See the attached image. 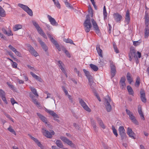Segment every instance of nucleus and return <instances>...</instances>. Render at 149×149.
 I'll return each instance as SVG.
<instances>
[{
  "instance_id": "nucleus-17",
  "label": "nucleus",
  "mask_w": 149,
  "mask_h": 149,
  "mask_svg": "<svg viewBox=\"0 0 149 149\" xmlns=\"http://www.w3.org/2000/svg\"><path fill=\"white\" fill-rule=\"evenodd\" d=\"M114 17L115 20L117 22L120 21L122 18V16L118 13H114Z\"/></svg>"
},
{
  "instance_id": "nucleus-47",
  "label": "nucleus",
  "mask_w": 149,
  "mask_h": 149,
  "mask_svg": "<svg viewBox=\"0 0 149 149\" xmlns=\"http://www.w3.org/2000/svg\"><path fill=\"white\" fill-rule=\"evenodd\" d=\"M38 33L40 34L41 36H42L43 37L45 38H47V36L45 33L41 29L40 30V31H39Z\"/></svg>"
},
{
  "instance_id": "nucleus-45",
  "label": "nucleus",
  "mask_w": 149,
  "mask_h": 149,
  "mask_svg": "<svg viewBox=\"0 0 149 149\" xmlns=\"http://www.w3.org/2000/svg\"><path fill=\"white\" fill-rule=\"evenodd\" d=\"M112 129L113 130V132L114 134L116 136V137H117L118 135V134L117 133V132L116 130V129L114 127L113 125H112Z\"/></svg>"
},
{
  "instance_id": "nucleus-30",
  "label": "nucleus",
  "mask_w": 149,
  "mask_h": 149,
  "mask_svg": "<svg viewBox=\"0 0 149 149\" xmlns=\"http://www.w3.org/2000/svg\"><path fill=\"white\" fill-rule=\"evenodd\" d=\"M47 36L48 38L50 39V41L53 44L55 45L57 43V42L54 39L50 34H48Z\"/></svg>"
},
{
  "instance_id": "nucleus-21",
  "label": "nucleus",
  "mask_w": 149,
  "mask_h": 149,
  "mask_svg": "<svg viewBox=\"0 0 149 149\" xmlns=\"http://www.w3.org/2000/svg\"><path fill=\"white\" fill-rule=\"evenodd\" d=\"M30 74L32 76V77L36 79V80H38V81L40 82H42V79L40 77H39L38 76L36 75L35 74L33 73V72H30Z\"/></svg>"
},
{
  "instance_id": "nucleus-59",
  "label": "nucleus",
  "mask_w": 149,
  "mask_h": 149,
  "mask_svg": "<svg viewBox=\"0 0 149 149\" xmlns=\"http://www.w3.org/2000/svg\"><path fill=\"white\" fill-rule=\"evenodd\" d=\"M12 64L13 68H17V64L15 62L13 61Z\"/></svg>"
},
{
  "instance_id": "nucleus-56",
  "label": "nucleus",
  "mask_w": 149,
  "mask_h": 149,
  "mask_svg": "<svg viewBox=\"0 0 149 149\" xmlns=\"http://www.w3.org/2000/svg\"><path fill=\"white\" fill-rule=\"evenodd\" d=\"M93 93H94L96 97H97V98L98 99V100L100 102L101 101V100L99 96L98 95V94L96 93V91H95V92H93Z\"/></svg>"
},
{
  "instance_id": "nucleus-61",
  "label": "nucleus",
  "mask_w": 149,
  "mask_h": 149,
  "mask_svg": "<svg viewBox=\"0 0 149 149\" xmlns=\"http://www.w3.org/2000/svg\"><path fill=\"white\" fill-rule=\"evenodd\" d=\"M15 54L18 56L19 57H21L22 56L20 53L17 50L15 52Z\"/></svg>"
},
{
  "instance_id": "nucleus-46",
  "label": "nucleus",
  "mask_w": 149,
  "mask_h": 149,
  "mask_svg": "<svg viewBox=\"0 0 149 149\" xmlns=\"http://www.w3.org/2000/svg\"><path fill=\"white\" fill-rule=\"evenodd\" d=\"M141 42V40H139L137 41H134L133 42V45L135 46H137L140 44Z\"/></svg>"
},
{
  "instance_id": "nucleus-8",
  "label": "nucleus",
  "mask_w": 149,
  "mask_h": 149,
  "mask_svg": "<svg viewBox=\"0 0 149 149\" xmlns=\"http://www.w3.org/2000/svg\"><path fill=\"white\" fill-rule=\"evenodd\" d=\"M129 60L131 61L133 58H136L137 56L136 54V51L134 49H131L129 54Z\"/></svg>"
},
{
  "instance_id": "nucleus-36",
  "label": "nucleus",
  "mask_w": 149,
  "mask_h": 149,
  "mask_svg": "<svg viewBox=\"0 0 149 149\" xmlns=\"http://www.w3.org/2000/svg\"><path fill=\"white\" fill-rule=\"evenodd\" d=\"M97 120L98 123L100 126L103 129H105V126L103 124L102 121L100 118H98Z\"/></svg>"
},
{
  "instance_id": "nucleus-35",
  "label": "nucleus",
  "mask_w": 149,
  "mask_h": 149,
  "mask_svg": "<svg viewBox=\"0 0 149 149\" xmlns=\"http://www.w3.org/2000/svg\"><path fill=\"white\" fill-rule=\"evenodd\" d=\"M118 131L119 134H123L125 132V130L123 127L122 126L119 127L118 129Z\"/></svg>"
},
{
  "instance_id": "nucleus-1",
  "label": "nucleus",
  "mask_w": 149,
  "mask_h": 149,
  "mask_svg": "<svg viewBox=\"0 0 149 149\" xmlns=\"http://www.w3.org/2000/svg\"><path fill=\"white\" fill-rule=\"evenodd\" d=\"M88 12L89 14L86 15V19L84 23L85 30L87 33L88 32L90 31L92 26L91 22V18L90 16L91 15V17H92L93 13L92 8L90 6L88 8Z\"/></svg>"
},
{
  "instance_id": "nucleus-33",
  "label": "nucleus",
  "mask_w": 149,
  "mask_h": 149,
  "mask_svg": "<svg viewBox=\"0 0 149 149\" xmlns=\"http://www.w3.org/2000/svg\"><path fill=\"white\" fill-rule=\"evenodd\" d=\"M30 88L33 94L37 97H38V95L37 93L36 89L33 87H31Z\"/></svg>"
},
{
  "instance_id": "nucleus-16",
  "label": "nucleus",
  "mask_w": 149,
  "mask_h": 149,
  "mask_svg": "<svg viewBox=\"0 0 149 149\" xmlns=\"http://www.w3.org/2000/svg\"><path fill=\"white\" fill-rule=\"evenodd\" d=\"M47 17L49 19V21L52 25L55 26H57L58 25V23L54 18H52L49 15H48Z\"/></svg>"
},
{
  "instance_id": "nucleus-12",
  "label": "nucleus",
  "mask_w": 149,
  "mask_h": 149,
  "mask_svg": "<svg viewBox=\"0 0 149 149\" xmlns=\"http://www.w3.org/2000/svg\"><path fill=\"white\" fill-rule=\"evenodd\" d=\"M140 93L141 95V99L142 101L145 103L146 101V95L145 91L143 89H141L140 90Z\"/></svg>"
},
{
  "instance_id": "nucleus-52",
  "label": "nucleus",
  "mask_w": 149,
  "mask_h": 149,
  "mask_svg": "<svg viewBox=\"0 0 149 149\" xmlns=\"http://www.w3.org/2000/svg\"><path fill=\"white\" fill-rule=\"evenodd\" d=\"M54 4L59 9L60 8L61 5L58 0L56 1L55 2Z\"/></svg>"
},
{
  "instance_id": "nucleus-6",
  "label": "nucleus",
  "mask_w": 149,
  "mask_h": 149,
  "mask_svg": "<svg viewBox=\"0 0 149 149\" xmlns=\"http://www.w3.org/2000/svg\"><path fill=\"white\" fill-rule=\"evenodd\" d=\"M79 99L80 104L83 108L86 111L88 112H90L91 111V109L89 108L84 101L82 99L80 98H79Z\"/></svg>"
},
{
  "instance_id": "nucleus-37",
  "label": "nucleus",
  "mask_w": 149,
  "mask_h": 149,
  "mask_svg": "<svg viewBox=\"0 0 149 149\" xmlns=\"http://www.w3.org/2000/svg\"><path fill=\"white\" fill-rule=\"evenodd\" d=\"M63 41L67 43H69L71 44H73L74 45H75V44L73 43V41L71 39L69 38L65 39H64Z\"/></svg>"
},
{
  "instance_id": "nucleus-23",
  "label": "nucleus",
  "mask_w": 149,
  "mask_h": 149,
  "mask_svg": "<svg viewBox=\"0 0 149 149\" xmlns=\"http://www.w3.org/2000/svg\"><path fill=\"white\" fill-rule=\"evenodd\" d=\"M96 49L99 56L100 57H102L103 56L102 54V50L100 49V45H97Z\"/></svg>"
},
{
  "instance_id": "nucleus-26",
  "label": "nucleus",
  "mask_w": 149,
  "mask_h": 149,
  "mask_svg": "<svg viewBox=\"0 0 149 149\" xmlns=\"http://www.w3.org/2000/svg\"><path fill=\"white\" fill-rule=\"evenodd\" d=\"M149 28L148 26H146L145 29V37L147 38L149 36Z\"/></svg>"
},
{
  "instance_id": "nucleus-48",
  "label": "nucleus",
  "mask_w": 149,
  "mask_h": 149,
  "mask_svg": "<svg viewBox=\"0 0 149 149\" xmlns=\"http://www.w3.org/2000/svg\"><path fill=\"white\" fill-rule=\"evenodd\" d=\"M28 9H27L26 11V12L29 15L31 16H32L33 15L32 10L29 8Z\"/></svg>"
},
{
  "instance_id": "nucleus-34",
  "label": "nucleus",
  "mask_w": 149,
  "mask_h": 149,
  "mask_svg": "<svg viewBox=\"0 0 149 149\" xmlns=\"http://www.w3.org/2000/svg\"><path fill=\"white\" fill-rule=\"evenodd\" d=\"M91 68L94 71H97L98 70V67L95 65L91 64L90 65Z\"/></svg>"
},
{
  "instance_id": "nucleus-29",
  "label": "nucleus",
  "mask_w": 149,
  "mask_h": 149,
  "mask_svg": "<svg viewBox=\"0 0 149 149\" xmlns=\"http://www.w3.org/2000/svg\"><path fill=\"white\" fill-rule=\"evenodd\" d=\"M33 25L35 26L38 32L39 31H40V30H41L40 27L38 25V24L36 21H33Z\"/></svg>"
},
{
  "instance_id": "nucleus-63",
  "label": "nucleus",
  "mask_w": 149,
  "mask_h": 149,
  "mask_svg": "<svg viewBox=\"0 0 149 149\" xmlns=\"http://www.w3.org/2000/svg\"><path fill=\"white\" fill-rule=\"evenodd\" d=\"M0 37L3 39L5 40H7L6 38L3 34L0 32Z\"/></svg>"
},
{
  "instance_id": "nucleus-38",
  "label": "nucleus",
  "mask_w": 149,
  "mask_h": 149,
  "mask_svg": "<svg viewBox=\"0 0 149 149\" xmlns=\"http://www.w3.org/2000/svg\"><path fill=\"white\" fill-rule=\"evenodd\" d=\"M22 28V26L20 24L16 25L13 28V30L16 31L17 30L21 29Z\"/></svg>"
},
{
  "instance_id": "nucleus-14",
  "label": "nucleus",
  "mask_w": 149,
  "mask_h": 149,
  "mask_svg": "<svg viewBox=\"0 0 149 149\" xmlns=\"http://www.w3.org/2000/svg\"><path fill=\"white\" fill-rule=\"evenodd\" d=\"M45 111L49 113L52 116L55 118H59V117L58 115L56 113L53 111L48 109L46 108L45 109Z\"/></svg>"
},
{
  "instance_id": "nucleus-40",
  "label": "nucleus",
  "mask_w": 149,
  "mask_h": 149,
  "mask_svg": "<svg viewBox=\"0 0 149 149\" xmlns=\"http://www.w3.org/2000/svg\"><path fill=\"white\" fill-rule=\"evenodd\" d=\"M140 79L139 77H137L136 81L135 84V86L136 87H138L140 84Z\"/></svg>"
},
{
  "instance_id": "nucleus-60",
  "label": "nucleus",
  "mask_w": 149,
  "mask_h": 149,
  "mask_svg": "<svg viewBox=\"0 0 149 149\" xmlns=\"http://www.w3.org/2000/svg\"><path fill=\"white\" fill-rule=\"evenodd\" d=\"M37 144L39 147H40L41 148V149H44V147L40 142H38Z\"/></svg>"
},
{
  "instance_id": "nucleus-20",
  "label": "nucleus",
  "mask_w": 149,
  "mask_h": 149,
  "mask_svg": "<svg viewBox=\"0 0 149 149\" xmlns=\"http://www.w3.org/2000/svg\"><path fill=\"white\" fill-rule=\"evenodd\" d=\"M37 114L43 122L45 123V124L47 123V119L46 118L39 113H37Z\"/></svg>"
},
{
  "instance_id": "nucleus-28",
  "label": "nucleus",
  "mask_w": 149,
  "mask_h": 149,
  "mask_svg": "<svg viewBox=\"0 0 149 149\" xmlns=\"http://www.w3.org/2000/svg\"><path fill=\"white\" fill-rule=\"evenodd\" d=\"M130 119L136 125H138L139 124L138 122L136 120V119L135 117L133 115L130 117Z\"/></svg>"
},
{
  "instance_id": "nucleus-51",
  "label": "nucleus",
  "mask_w": 149,
  "mask_h": 149,
  "mask_svg": "<svg viewBox=\"0 0 149 149\" xmlns=\"http://www.w3.org/2000/svg\"><path fill=\"white\" fill-rule=\"evenodd\" d=\"M113 46L115 52H116L117 53H118L119 52V50L118 49L115 43L113 44Z\"/></svg>"
},
{
  "instance_id": "nucleus-10",
  "label": "nucleus",
  "mask_w": 149,
  "mask_h": 149,
  "mask_svg": "<svg viewBox=\"0 0 149 149\" xmlns=\"http://www.w3.org/2000/svg\"><path fill=\"white\" fill-rule=\"evenodd\" d=\"M38 41L40 43V45H41V46L42 47V49H44V50L45 51L47 52V51L48 49V48L47 47L45 43L43 42L39 38H38ZM47 52V55H49V54Z\"/></svg>"
},
{
  "instance_id": "nucleus-25",
  "label": "nucleus",
  "mask_w": 149,
  "mask_h": 149,
  "mask_svg": "<svg viewBox=\"0 0 149 149\" xmlns=\"http://www.w3.org/2000/svg\"><path fill=\"white\" fill-rule=\"evenodd\" d=\"M0 15L2 17H4L6 16L5 12L3 9L0 6Z\"/></svg>"
},
{
  "instance_id": "nucleus-9",
  "label": "nucleus",
  "mask_w": 149,
  "mask_h": 149,
  "mask_svg": "<svg viewBox=\"0 0 149 149\" xmlns=\"http://www.w3.org/2000/svg\"><path fill=\"white\" fill-rule=\"evenodd\" d=\"M91 21L93 27L96 33L97 34H99L100 33V29L96 22L93 19H91Z\"/></svg>"
},
{
  "instance_id": "nucleus-43",
  "label": "nucleus",
  "mask_w": 149,
  "mask_h": 149,
  "mask_svg": "<svg viewBox=\"0 0 149 149\" xmlns=\"http://www.w3.org/2000/svg\"><path fill=\"white\" fill-rule=\"evenodd\" d=\"M67 1V0H66L65 1H64L66 7H69L71 9H73V8L72 5L70 4Z\"/></svg>"
},
{
  "instance_id": "nucleus-42",
  "label": "nucleus",
  "mask_w": 149,
  "mask_h": 149,
  "mask_svg": "<svg viewBox=\"0 0 149 149\" xmlns=\"http://www.w3.org/2000/svg\"><path fill=\"white\" fill-rule=\"evenodd\" d=\"M32 100L33 102L37 106V107H40V103L38 102L36 99H34Z\"/></svg>"
},
{
  "instance_id": "nucleus-22",
  "label": "nucleus",
  "mask_w": 149,
  "mask_h": 149,
  "mask_svg": "<svg viewBox=\"0 0 149 149\" xmlns=\"http://www.w3.org/2000/svg\"><path fill=\"white\" fill-rule=\"evenodd\" d=\"M83 71L88 80L93 78L92 76L90 74V73L88 71L84 69H83Z\"/></svg>"
},
{
  "instance_id": "nucleus-7",
  "label": "nucleus",
  "mask_w": 149,
  "mask_h": 149,
  "mask_svg": "<svg viewBox=\"0 0 149 149\" xmlns=\"http://www.w3.org/2000/svg\"><path fill=\"white\" fill-rule=\"evenodd\" d=\"M26 46L28 49L31 54L35 56H38V53L31 45L29 44H27Z\"/></svg>"
},
{
  "instance_id": "nucleus-11",
  "label": "nucleus",
  "mask_w": 149,
  "mask_h": 149,
  "mask_svg": "<svg viewBox=\"0 0 149 149\" xmlns=\"http://www.w3.org/2000/svg\"><path fill=\"white\" fill-rule=\"evenodd\" d=\"M127 134L132 139H135V135L134 132L132 131L131 128L128 127L127 129Z\"/></svg>"
},
{
  "instance_id": "nucleus-41",
  "label": "nucleus",
  "mask_w": 149,
  "mask_h": 149,
  "mask_svg": "<svg viewBox=\"0 0 149 149\" xmlns=\"http://www.w3.org/2000/svg\"><path fill=\"white\" fill-rule=\"evenodd\" d=\"M145 24L146 26H148V22H149V16L148 14L146 15L145 16Z\"/></svg>"
},
{
  "instance_id": "nucleus-15",
  "label": "nucleus",
  "mask_w": 149,
  "mask_h": 149,
  "mask_svg": "<svg viewBox=\"0 0 149 149\" xmlns=\"http://www.w3.org/2000/svg\"><path fill=\"white\" fill-rule=\"evenodd\" d=\"M125 77H123L121 78L119 83L120 88L122 89H123L125 87L126 85L125 83Z\"/></svg>"
},
{
  "instance_id": "nucleus-18",
  "label": "nucleus",
  "mask_w": 149,
  "mask_h": 149,
  "mask_svg": "<svg viewBox=\"0 0 149 149\" xmlns=\"http://www.w3.org/2000/svg\"><path fill=\"white\" fill-rule=\"evenodd\" d=\"M130 11L127 10L125 15V21L127 24H128L130 21Z\"/></svg>"
},
{
  "instance_id": "nucleus-55",
  "label": "nucleus",
  "mask_w": 149,
  "mask_h": 149,
  "mask_svg": "<svg viewBox=\"0 0 149 149\" xmlns=\"http://www.w3.org/2000/svg\"><path fill=\"white\" fill-rule=\"evenodd\" d=\"M0 95L1 97H3L5 96V93L3 91L1 90L0 91Z\"/></svg>"
},
{
  "instance_id": "nucleus-54",
  "label": "nucleus",
  "mask_w": 149,
  "mask_h": 149,
  "mask_svg": "<svg viewBox=\"0 0 149 149\" xmlns=\"http://www.w3.org/2000/svg\"><path fill=\"white\" fill-rule=\"evenodd\" d=\"M62 88L63 91L65 95H69L68 93V91L65 88V87L64 86H62Z\"/></svg>"
},
{
  "instance_id": "nucleus-50",
  "label": "nucleus",
  "mask_w": 149,
  "mask_h": 149,
  "mask_svg": "<svg viewBox=\"0 0 149 149\" xmlns=\"http://www.w3.org/2000/svg\"><path fill=\"white\" fill-rule=\"evenodd\" d=\"M120 134L122 140H123L126 139L127 136L125 133Z\"/></svg>"
},
{
  "instance_id": "nucleus-53",
  "label": "nucleus",
  "mask_w": 149,
  "mask_h": 149,
  "mask_svg": "<svg viewBox=\"0 0 149 149\" xmlns=\"http://www.w3.org/2000/svg\"><path fill=\"white\" fill-rule=\"evenodd\" d=\"M58 63L59 64V66L60 67V68L61 69L63 68V63L61 61H58Z\"/></svg>"
},
{
  "instance_id": "nucleus-2",
  "label": "nucleus",
  "mask_w": 149,
  "mask_h": 149,
  "mask_svg": "<svg viewBox=\"0 0 149 149\" xmlns=\"http://www.w3.org/2000/svg\"><path fill=\"white\" fill-rule=\"evenodd\" d=\"M104 99L105 100L104 104L108 112H110L112 109L111 107L110 104L111 99L108 95L107 96V98H105Z\"/></svg>"
},
{
  "instance_id": "nucleus-49",
  "label": "nucleus",
  "mask_w": 149,
  "mask_h": 149,
  "mask_svg": "<svg viewBox=\"0 0 149 149\" xmlns=\"http://www.w3.org/2000/svg\"><path fill=\"white\" fill-rule=\"evenodd\" d=\"M126 111L127 113V114L129 115V117H130V116H132V115H133V113L131 112L129 110L126 109Z\"/></svg>"
},
{
  "instance_id": "nucleus-57",
  "label": "nucleus",
  "mask_w": 149,
  "mask_h": 149,
  "mask_svg": "<svg viewBox=\"0 0 149 149\" xmlns=\"http://www.w3.org/2000/svg\"><path fill=\"white\" fill-rule=\"evenodd\" d=\"M91 122L92 125L93 127L95 129L96 128V124H95V122L94 121V120H91Z\"/></svg>"
},
{
  "instance_id": "nucleus-3",
  "label": "nucleus",
  "mask_w": 149,
  "mask_h": 149,
  "mask_svg": "<svg viewBox=\"0 0 149 149\" xmlns=\"http://www.w3.org/2000/svg\"><path fill=\"white\" fill-rule=\"evenodd\" d=\"M60 139L62 141L65 143H67L71 147L73 148L75 147V145L70 140L66 137L63 136H61Z\"/></svg>"
},
{
  "instance_id": "nucleus-24",
  "label": "nucleus",
  "mask_w": 149,
  "mask_h": 149,
  "mask_svg": "<svg viewBox=\"0 0 149 149\" xmlns=\"http://www.w3.org/2000/svg\"><path fill=\"white\" fill-rule=\"evenodd\" d=\"M55 143L57 146L60 148H63V145L62 141L60 140H56Z\"/></svg>"
},
{
  "instance_id": "nucleus-13",
  "label": "nucleus",
  "mask_w": 149,
  "mask_h": 149,
  "mask_svg": "<svg viewBox=\"0 0 149 149\" xmlns=\"http://www.w3.org/2000/svg\"><path fill=\"white\" fill-rule=\"evenodd\" d=\"M88 80L89 84L93 92H95L96 91L94 87L95 86V83L94 82L93 78L89 79Z\"/></svg>"
},
{
  "instance_id": "nucleus-62",
  "label": "nucleus",
  "mask_w": 149,
  "mask_h": 149,
  "mask_svg": "<svg viewBox=\"0 0 149 149\" xmlns=\"http://www.w3.org/2000/svg\"><path fill=\"white\" fill-rule=\"evenodd\" d=\"M54 45H55L56 47L59 51H60L61 50V49L59 46V44H58V43H56Z\"/></svg>"
},
{
  "instance_id": "nucleus-44",
  "label": "nucleus",
  "mask_w": 149,
  "mask_h": 149,
  "mask_svg": "<svg viewBox=\"0 0 149 149\" xmlns=\"http://www.w3.org/2000/svg\"><path fill=\"white\" fill-rule=\"evenodd\" d=\"M8 130L15 135H16V133L15 130L12 128L11 126L8 128Z\"/></svg>"
},
{
  "instance_id": "nucleus-4",
  "label": "nucleus",
  "mask_w": 149,
  "mask_h": 149,
  "mask_svg": "<svg viewBox=\"0 0 149 149\" xmlns=\"http://www.w3.org/2000/svg\"><path fill=\"white\" fill-rule=\"evenodd\" d=\"M110 72L111 78H113L115 75L116 73V67L113 61H110Z\"/></svg>"
},
{
  "instance_id": "nucleus-32",
  "label": "nucleus",
  "mask_w": 149,
  "mask_h": 149,
  "mask_svg": "<svg viewBox=\"0 0 149 149\" xmlns=\"http://www.w3.org/2000/svg\"><path fill=\"white\" fill-rule=\"evenodd\" d=\"M127 88L129 94L133 95L134 94V91L132 88L130 86H127Z\"/></svg>"
},
{
  "instance_id": "nucleus-39",
  "label": "nucleus",
  "mask_w": 149,
  "mask_h": 149,
  "mask_svg": "<svg viewBox=\"0 0 149 149\" xmlns=\"http://www.w3.org/2000/svg\"><path fill=\"white\" fill-rule=\"evenodd\" d=\"M103 15L104 16V19H107V12L106 8L105 7V6H104L103 8Z\"/></svg>"
},
{
  "instance_id": "nucleus-58",
  "label": "nucleus",
  "mask_w": 149,
  "mask_h": 149,
  "mask_svg": "<svg viewBox=\"0 0 149 149\" xmlns=\"http://www.w3.org/2000/svg\"><path fill=\"white\" fill-rule=\"evenodd\" d=\"M67 96L68 98L69 99L70 101L72 103L73 102V98H72L71 96L69 95H68Z\"/></svg>"
},
{
  "instance_id": "nucleus-5",
  "label": "nucleus",
  "mask_w": 149,
  "mask_h": 149,
  "mask_svg": "<svg viewBox=\"0 0 149 149\" xmlns=\"http://www.w3.org/2000/svg\"><path fill=\"white\" fill-rule=\"evenodd\" d=\"M42 130V132L43 134L48 138H51L52 137V135L55 134L54 132L52 130H50V132H49L45 130Z\"/></svg>"
},
{
  "instance_id": "nucleus-31",
  "label": "nucleus",
  "mask_w": 149,
  "mask_h": 149,
  "mask_svg": "<svg viewBox=\"0 0 149 149\" xmlns=\"http://www.w3.org/2000/svg\"><path fill=\"white\" fill-rule=\"evenodd\" d=\"M18 6L23 9L25 11H26L27 9H29V8L27 6L20 3L18 4Z\"/></svg>"
},
{
  "instance_id": "nucleus-19",
  "label": "nucleus",
  "mask_w": 149,
  "mask_h": 149,
  "mask_svg": "<svg viewBox=\"0 0 149 149\" xmlns=\"http://www.w3.org/2000/svg\"><path fill=\"white\" fill-rule=\"evenodd\" d=\"M2 31L3 33L8 36H12L13 35L12 31L10 30L7 31L4 28H3L2 29Z\"/></svg>"
},
{
  "instance_id": "nucleus-64",
  "label": "nucleus",
  "mask_w": 149,
  "mask_h": 149,
  "mask_svg": "<svg viewBox=\"0 0 149 149\" xmlns=\"http://www.w3.org/2000/svg\"><path fill=\"white\" fill-rule=\"evenodd\" d=\"M1 98L3 100L6 104H8V102L6 100L5 96L3 97H1Z\"/></svg>"
},
{
  "instance_id": "nucleus-27",
  "label": "nucleus",
  "mask_w": 149,
  "mask_h": 149,
  "mask_svg": "<svg viewBox=\"0 0 149 149\" xmlns=\"http://www.w3.org/2000/svg\"><path fill=\"white\" fill-rule=\"evenodd\" d=\"M127 81L130 84L133 81V79L131 77V75L130 72H128L127 75Z\"/></svg>"
}]
</instances>
